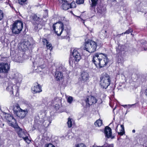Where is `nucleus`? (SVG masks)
<instances>
[{"label": "nucleus", "instance_id": "nucleus-1", "mask_svg": "<svg viewBox=\"0 0 147 147\" xmlns=\"http://www.w3.org/2000/svg\"><path fill=\"white\" fill-rule=\"evenodd\" d=\"M92 61L96 68L100 69L107 65L109 62V59L107 55L97 53L93 55Z\"/></svg>", "mask_w": 147, "mask_h": 147}, {"label": "nucleus", "instance_id": "nucleus-2", "mask_svg": "<svg viewBox=\"0 0 147 147\" xmlns=\"http://www.w3.org/2000/svg\"><path fill=\"white\" fill-rule=\"evenodd\" d=\"M60 25L59 26V30L60 31L59 33H58V31L55 30L56 26L55 25L57 24V23L54 24L52 26L53 30L54 31L55 33L58 36H60L61 34H62L63 37L65 38L66 37H69V33L70 31V29H68L67 28L64 27V24L63 23L59 22Z\"/></svg>", "mask_w": 147, "mask_h": 147}, {"label": "nucleus", "instance_id": "nucleus-3", "mask_svg": "<svg viewBox=\"0 0 147 147\" xmlns=\"http://www.w3.org/2000/svg\"><path fill=\"white\" fill-rule=\"evenodd\" d=\"M111 82V78L109 75L106 73L100 78V85L101 88L106 89Z\"/></svg>", "mask_w": 147, "mask_h": 147}, {"label": "nucleus", "instance_id": "nucleus-4", "mask_svg": "<svg viewBox=\"0 0 147 147\" xmlns=\"http://www.w3.org/2000/svg\"><path fill=\"white\" fill-rule=\"evenodd\" d=\"M97 46L96 42L89 39L87 41L85 40L84 49L89 52L92 53L94 52L96 50Z\"/></svg>", "mask_w": 147, "mask_h": 147}, {"label": "nucleus", "instance_id": "nucleus-5", "mask_svg": "<svg viewBox=\"0 0 147 147\" xmlns=\"http://www.w3.org/2000/svg\"><path fill=\"white\" fill-rule=\"evenodd\" d=\"M23 27V23L22 21H16L12 25V32L14 34H18L22 30Z\"/></svg>", "mask_w": 147, "mask_h": 147}, {"label": "nucleus", "instance_id": "nucleus-6", "mask_svg": "<svg viewBox=\"0 0 147 147\" xmlns=\"http://www.w3.org/2000/svg\"><path fill=\"white\" fill-rule=\"evenodd\" d=\"M72 57L69 59V61L70 65L74 63L75 64L77 63L81 59L80 54L78 49H74L72 52Z\"/></svg>", "mask_w": 147, "mask_h": 147}, {"label": "nucleus", "instance_id": "nucleus-7", "mask_svg": "<svg viewBox=\"0 0 147 147\" xmlns=\"http://www.w3.org/2000/svg\"><path fill=\"white\" fill-rule=\"evenodd\" d=\"M5 117L9 125L14 128L18 127V125L16 123V120L12 116L10 115L6 114Z\"/></svg>", "mask_w": 147, "mask_h": 147}, {"label": "nucleus", "instance_id": "nucleus-8", "mask_svg": "<svg viewBox=\"0 0 147 147\" xmlns=\"http://www.w3.org/2000/svg\"><path fill=\"white\" fill-rule=\"evenodd\" d=\"M10 68V64L6 63H0V73H7Z\"/></svg>", "mask_w": 147, "mask_h": 147}, {"label": "nucleus", "instance_id": "nucleus-9", "mask_svg": "<svg viewBox=\"0 0 147 147\" xmlns=\"http://www.w3.org/2000/svg\"><path fill=\"white\" fill-rule=\"evenodd\" d=\"M64 69L62 66H60L57 69L55 75V77L57 80H62L63 78L62 72Z\"/></svg>", "mask_w": 147, "mask_h": 147}, {"label": "nucleus", "instance_id": "nucleus-10", "mask_svg": "<svg viewBox=\"0 0 147 147\" xmlns=\"http://www.w3.org/2000/svg\"><path fill=\"white\" fill-rule=\"evenodd\" d=\"M86 104L88 106L92 105L93 104L95 103L96 102L97 100L95 97L92 96H88L87 97L86 99L85 100Z\"/></svg>", "mask_w": 147, "mask_h": 147}, {"label": "nucleus", "instance_id": "nucleus-11", "mask_svg": "<svg viewBox=\"0 0 147 147\" xmlns=\"http://www.w3.org/2000/svg\"><path fill=\"white\" fill-rule=\"evenodd\" d=\"M59 3L61 4V8L63 10H67L69 8H71V4L68 3L66 1L59 0Z\"/></svg>", "mask_w": 147, "mask_h": 147}, {"label": "nucleus", "instance_id": "nucleus-12", "mask_svg": "<svg viewBox=\"0 0 147 147\" xmlns=\"http://www.w3.org/2000/svg\"><path fill=\"white\" fill-rule=\"evenodd\" d=\"M31 90L33 94L40 93L42 91L41 86L37 82L34 84V86L32 88Z\"/></svg>", "mask_w": 147, "mask_h": 147}, {"label": "nucleus", "instance_id": "nucleus-13", "mask_svg": "<svg viewBox=\"0 0 147 147\" xmlns=\"http://www.w3.org/2000/svg\"><path fill=\"white\" fill-rule=\"evenodd\" d=\"M14 128L17 130L18 136L20 137L23 138L26 135H28L26 132L23 130L21 128L19 127L18 125V127H14Z\"/></svg>", "mask_w": 147, "mask_h": 147}, {"label": "nucleus", "instance_id": "nucleus-14", "mask_svg": "<svg viewBox=\"0 0 147 147\" xmlns=\"http://www.w3.org/2000/svg\"><path fill=\"white\" fill-rule=\"evenodd\" d=\"M45 22L40 19V20L36 23V24H34V29L36 30L41 29L42 27L45 25Z\"/></svg>", "mask_w": 147, "mask_h": 147}, {"label": "nucleus", "instance_id": "nucleus-15", "mask_svg": "<svg viewBox=\"0 0 147 147\" xmlns=\"http://www.w3.org/2000/svg\"><path fill=\"white\" fill-rule=\"evenodd\" d=\"M104 133L106 137L108 138H114V136H112V132L111 129L108 126H106L105 127Z\"/></svg>", "mask_w": 147, "mask_h": 147}, {"label": "nucleus", "instance_id": "nucleus-16", "mask_svg": "<svg viewBox=\"0 0 147 147\" xmlns=\"http://www.w3.org/2000/svg\"><path fill=\"white\" fill-rule=\"evenodd\" d=\"M89 74L86 71H83L81 74V78L80 80L83 82L87 81L89 79Z\"/></svg>", "mask_w": 147, "mask_h": 147}, {"label": "nucleus", "instance_id": "nucleus-17", "mask_svg": "<svg viewBox=\"0 0 147 147\" xmlns=\"http://www.w3.org/2000/svg\"><path fill=\"white\" fill-rule=\"evenodd\" d=\"M43 119V121L42 122V126L46 127H47L51 123L52 119L51 117H45Z\"/></svg>", "mask_w": 147, "mask_h": 147}, {"label": "nucleus", "instance_id": "nucleus-18", "mask_svg": "<svg viewBox=\"0 0 147 147\" xmlns=\"http://www.w3.org/2000/svg\"><path fill=\"white\" fill-rule=\"evenodd\" d=\"M12 78L16 84L20 83L22 80L21 75L18 73L15 74Z\"/></svg>", "mask_w": 147, "mask_h": 147}, {"label": "nucleus", "instance_id": "nucleus-19", "mask_svg": "<svg viewBox=\"0 0 147 147\" xmlns=\"http://www.w3.org/2000/svg\"><path fill=\"white\" fill-rule=\"evenodd\" d=\"M28 111L27 109H21L16 116L21 119L24 118L26 116Z\"/></svg>", "mask_w": 147, "mask_h": 147}, {"label": "nucleus", "instance_id": "nucleus-20", "mask_svg": "<svg viewBox=\"0 0 147 147\" xmlns=\"http://www.w3.org/2000/svg\"><path fill=\"white\" fill-rule=\"evenodd\" d=\"M30 45V43L28 40L23 41L20 45L21 49L23 50L28 48Z\"/></svg>", "mask_w": 147, "mask_h": 147}, {"label": "nucleus", "instance_id": "nucleus-21", "mask_svg": "<svg viewBox=\"0 0 147 147\" xmlns=\"http://www.w3.org/2000/svg\"><path fill=\"white\" fill-rule=\"evenodd\" d=\"M21 109L18 104H17L14 105L13 109L14 114L16 115Z\"/></svg>", "mask_w": 147, "mask_h": 147}, {"label": "nucleus", "instance_id": "nucleus-22", "mask_svg": "<svg viewBox=\"0 0 147 147\" xmlns=\"http://www.w3.org/2000/svg\"><path fill=\"white\" fill-rule=\"evenodd\" d=\"M92 3L90 4V9L94 12L95 11V7L98 3V0H91Z\"/></svg>", "mask_w": 147, "mask_h": 147}, {"label": "nucleus", "instance_id": "nucleus-23", "mask_svg": "<svg viewBox=\"0 0 147 147\" xmlns=\"http://www.w3.org/2000/svg\"><path fill=\"white\" fill-rule=\"evenodd\" d=\"M106 9L105 7H100L97 9V12L99 15L102 16L106 13Z\"/></svg>", "mask_w": 147, "mask_h": 147}, {"label": "nucleus", "instance_id": "nucleus-24", "mask_svg": "<svg viewBox=\"0 0 147 147\" xmlns=\"http://www.w3.org/2000/svg\"><path fill=\"white\" fill-rule=\"evenodd\" d=\"M13 84L9 83L6 88V90L10 92V94H13Z\"/></svg>", "mask_w": 147, "mask_h": 147}, {"label": "nucleus", "instance_id": "nucleus-25", "mask_svg": "<svg viewBox=\"0 0 147 147\" xmlns=\"http://www.w3.org/2000/svg\"><path fill=\"white\" fill-rule=\"evenodd\" d=\"M122 46L121 45H118L117 47L116 48V51L117 52V55H119L118 56L119 57V55H120L122 52Z\"/></svg>", "mask_w": 147, "mask_h": 147}, {"label": "nucleus", "instance_id": "nucleus-26", "mask_svg": "<svg viewBox=\"0 0 147 147\" xmlns=\"http://www.w3.org/2000/svg\"><path fill=\"white\" fill-rule=\"evenodd\" d=\"M102 124V120L100 119L97 120L94 123V125L96 127H99L101 126Z\"/></svg>", "mask_w": 147, "mask_h": 147}, {"label": "nucleus", "instance_id": "nucleus-27", "mask_svg": "<svg viewBox=\"0 0 147 147\" xmlns=\"http://www.w3.org/2000/svg\"><path fill=\"white\" fill-rule=\"evenodd\" d=\"M31 18L33 20L36 21L37 22L40 20V18L37 16L36 14H34L31 16Z\"/></svg>", "mask_w": 147, "mask_h": 147}, {"label": "nucleus", "instance_id": "nucleus-28", "mask_svg": "<svg viewBox=\"0 0 147 147\" xmlns=\"http://www.w3.org/2000/svg\"><path fill=\"white\" fill-rule=\"evenodd\" d=\"M42 126L40 123H39L37 122L34 121V123L33 125V128H34V129H39Z\"/></svg>", "mask_w": 147, "mask_h": 147}, {"label": "nucleus", "instance_id": "nucleus-29", "mask_svg": "<svg viewBox=\"0 0 147 147\" xmlns=\"http://www.w3.org/2000/svg\"><path fill=\"white\" fill-rule=\"evenodd\" d=\"M121 129L120 131L119 132H118L117 133L119 135L123 136L125 133L124 126L123 125H121Z\"/></svg>", "mask_w": 147, "mask_h": 147}, {"label": "nucleus", "instance_id": "nucleus-30", "mask_svg": "<svg viewBox=\"0 0 147 147\" xmlns=\"http://www.w3.org/2000/svg\"><path fill=\"white\" fill-rule=\"evenodd\" d=\"M27 0H18V3L21 5H23L26 3Z\"/></svg>", "mask_w": 147, "mask_h": 147}, {"label": "nucleus", "instance_id": "nucleus-31", "mask_svg": "<svg viewBox=\"0 0 147 147\" xmlns=\"http://www.w3.org/2000/svg\"><path fill=\"white\" fill-rule=\"evenodd\" d=\"M117 62L118 64L120 63L122 65L124 62V60L123 58L121 57H119L117 59Z\"/></svg>", "mask_w": 147, "mask_h": 147}, {"label": "nucleus", "instance_id": "nucleus-32", "mask_svg": "<svg viewBox=\"0 0 147 147\" xmlns=\"http://www.w3.org/2000/svg\"><path fill=\"white\" fill-rule=\"evenodd\" d=\"M66 98L67 99L68 102L70 104L72 102L73 99V97L71 96L66 97Z\"/></svg>", "mask_w": 147, "mask_h": 147}, {"label": "nucleus", "instance_id": "nucleus-33", "mask_svg": "<svg viewBox=\"0 0 147 147\" xmlns=\"http://www.w3.org/2000/svg\"><path fill=\"white\" fill-rule=\"evenodd\" d=\"M61 107V105L58 104H56L54 106V108L56 111H57L59 110Z\"/></svg>", "mask_w": 147, "mask_h": 147}, {"label": "nucleus", "instance_id": "nucleus-34", "mask_svg": "<svg viewBox=\"0 0 147 147\" xmlns=\"http://www.w3.org/2000/svg\"><path fill=\"white\" fill-rule=\"evenodd\" d=\"M133 32V30L130 28H129V29L127 30L124 33H122L121 34H119V35H121L123 34H129L130 33H131V35L132 34V32Z\"/></svg>", "mask_w": 147, "mask_h": 147}, {"label": "nucleus", "instance_id": "nucleus-35", "mask_svg": "<svg viewBox=\"0 0 147 147\" xmlns=\"http://www.w3.org/2000/svg\"><path fill=\"white\" fill-rule=\"evenodd\" d=\"M71 119L69 118L68 119V121L67 122V124L68 125V127H71L72 126V121Z\"/></svg>", "mask_w": 147, "mask_h": 147}, {"label": "nucleus", "instance_id": "nucleus-36", "mask_svg": "<svg viewBox=\"0 0 147 147\" xmlns=\"http://www.w3.org/2000/svg\"><path fill=\"white\" fill-rule=\"evenodd\" d=\"M136 104H134L132 105H122L124 108H130L131 107H135L136 106Z\"/></svg>", "mask_w": 147, "mask_h": 147}, {"label": "nucleus", "instance_id": "nucleus-37", "mask_svg": "<svg viewBox=\"0 0 147 147\" xmlns=\"http://www.w3.org/2000/svg\"><path fill=\"white\" fill-rule=\"evenodd\" d=\"M97 147H113L112 144H109L107 143H105L104 145L102 146H98Z\"/></svg>", "mask_w": 147, "mask_h": 147}, {"label": "nucleus", "instance_id": "nucleus-38", "mask_svg": "<svg viewBox=\"0 0 147 147\" xmlns=\"http://www.w3.org/2000/svg\"><path fill=\"white\" fill-rule=\"evenodd\" d=\"M34 121L38 122L39 123H40V125L42 126V122L43 121V119H41L39 120H38L37 119L34 120Z\"/></svg>", "mask_w": 147, "mask_h": 147}, {"label": "nucleus", "instance_id": "nucleus-39", "mask_svg": "<svg viewBox=\"0 0 147 147\" xmlns=\"http://www.w3.org/2000/svg\"><path fill=\"white\" fill-rule=\"evenodd\" d=\"M4 17V13L2 10L0 9V21L3 19Z\"/></svg>", "mask_w": 147, "mask_h": 147}, {"label": "nucleus", "instance_id": "nucleus-40", "mask_svg": "<svg viewBox=\"0 0 147 147\" xmlns=\"http://www.w3.org/2000/svg\"><path fill=\"white\" fill-rule=\"evenodd\" d=\"M46 45L47 48L48 49H49L50 50H51L52 49V45L49 42V44H46Z\"/></svg>", "mask_w": 147, "mask_h": 147}, {"label": "nucleus", "instance_id": "nucleus-41", "mask_svg": "<svg viewBox=\"0 0 147 147\" xmlns=\"http://www.w3.org/2000/svg\"><path fill=\"white\" fill-rule=\"evenodd\" d=\"M16 61H17L19 62H21L22 61L21 59H22V57L20 56H16Z\"/></svg>", "mask_w": 147, "mask_h": 147}, {"label": "nucleus", "instance_id": "nucleus-42", "mask_svg": "<svg viewBox=\"0 0 147 147\" xmlns=\"http://www.w3.org/2000/svg\"><path fill=\"white\" fill-rule=\"evenodd\" d=\"M84 0H76V3L77 4H80L84 3Z\"/></svg>", "mask_w": 147, "mask_h": 147}, {"label": "nucleus", "instance_id": "nucleus-43", "mask_svg": "<svg viewBox=\"0 0 147 147\" xmlns=\"http://www.w3.org/2000/svg\"><path fill=\"white\" fill-rule=\"evenodd\" d=\"M45 147H55L51 143L47 144L45 145Z\"/></svg>", "mask_w": 147, "mask_h": 147}, {"label": "nucleus", "instance_id": "nucleus-44", "mask_svg": "<svg viewBox=\"0 0 147 147\" xmlns=\"http://www.w3.org/2000/svg\"><path fill=\"white\" fill-rule=\"evenodd\" d=\"M28 135H26V136H25L23 138L24 140L27 143H29L30 142V140H29V139L28 138Z\"/></svg>", "mask_w": 147, "mask_h": 147}, {"label": "nucleus", "instance_id": "nucleus-45", "mask_svg": "<svg viewBox=\"0 0 147 147\" xmlns=\"http://www.w3.org/2000/svg\"><path fill=\"white\" fill-rule=\"evenodd\" d=\"M44 45L48 44L49 42L48 40L45 38L43 39L42 41Z\"/></svg>", "mask_w": 147, "mask_h": 147}, {"label": "nucleus", "instance_id": "nucleus-46", "mask_svg": "<svg viewBox=\"0 0 147 147\" xmlns=\"http://www.w3.org/2000/svg\"><path fill=\"white\" fill-rule=\"evenodd\" d=\"M48 11L47 9H46L44 11V15L43 16L44 17H46L48 15Z\"/></svg>", "mask_w": 147, "mask_h": 147}, {"label": "nucleus", "instance_id": "nucleus-47", "mask_svg": "<svg viewBox=\"0 0 147 147\" xmlns=\"http://www.w3.org/2000/svg\"><path fill=\"white\" fill-rule=\"evenodd\" d=\"M1 42H2V43H5V39L4 38V37L3 36V37L2 38V37L1 38Z\"/></svg>", "mask_w": 147, "mask_h": 147}, {"label": "nucleus", "instance_id": "nucleus-48", "mask_svg": "<svg viewBox=\"0 0 147 147\" xmlns=\"http://www.w3.org/2000/svg\"><path fill=\"white\" fill-rule=\"evenodd\" d=\"M37 69H39L40 71H41L42 70V69L40 66H38L37 67Z\"/></svg>", "mask_w": 147, "mask_h": 147}, {"label": "nucleus", "instance_id": "nucleus-49", "mask_svg": "<svg viewBox=\"0 0 147 147\" xmlns=\"http://www.w3.org/2000/svg\"><path fill=\"white\" fill-rule=\"evenodd\" d=\"M115 89L114 86L113 87L111 88L110 89V90L112 91V92L113 93H114V90Z\"/></svg>", "mask_w": 147, "mask_h": 147}, {"label": "nucleus", "instance_id": "nucleus-50", "mask_svg": "<svg viewBox=\"0 0 147 147\" xmlns=\"http://www.w3.org/2000/svg\"><path fill=\"white\" fill-rule=\"evenodd\" d=\"M145 93L146 95L147 96V88L146 89Z\"/></svg>", "mask_w": 147, "mask_h": 147}, {"label": "nucleus", "instance_id": "nucleus-51", "mask_svg": "<svg viewBox=\"0 0 147 147\" xmlns=\"http://www.w3.org/2000/svg\"><path fill=\"white\" fill-rule=\"evenodd\" d=\"M80 146L79 144H76L75 145V147H79Z\"/></svg>", "mask_w": 147, "mask_h": 147}, {"label": "nucleus", "instance_id": "nucleus-52", "mask_svg": "<svg viewBox=\"0 0 147 147\" xmlns=\"http://www.w3.org/2000/svg\"><path fill=\"white\" fill-rule=\"evenodd\" d=\"M116 106H115V107L113 109V113H114V111L116 108Z\"/></svg>", "mask_w": 147, "mask_h": 147}, {"label": "nucleus", "instance_id": "nucleus-53", "mask_svg": "<svg viewBox=\"0 0 147 147\" xmlns=\"http://www.w3.org/2000/svg\"><path fill=\"white\" fill-rule=\"evenodd\" d=\"M132 132L133 133H134L135 132V129L133 130Z\"/></svg>", "mask_w": 147, "mask_h": 147}, {"label": "nucleus", "instance_id": "nucleus-54", "mask_svg": "<svg viewBox=\"0 0 147 147\" xmlns=\"http://www.w3.org/2000/svg\"><path fill=\"white\" fill-rule=\"evenodd\" d=\"M10 7H11V8H12L13 9H14V7H13L12 6H11V5H10Z\"/></svg>", "mask_w": 147, "mask_h": 147}, {"label": "nucleus", "instance_id": "nucleus-55", "mask_svg": "<svg viewBox=\"0 0 147 147\" xmlns=\"http://www.w3.org/2000/svg\"><path fill=\"white\" fill-rule=\"evenodd\" d=\"M117 127H118V125L117 126V127L115 129V130H116V131H117Z\"/></svg>", "mask_w": 147, "mask_h": 147}, {"label": "nucleus", "instance_id": "nucleus-56", "mask_svg": "<svg viewBox=\"0 0 147 147\" xmlns=\"http://www.w3.org/2000/svg\"><path fill=\"white\" fill-rule=\"evenodd\" d=\"M57 31H58V33L59 32V33H60V31H59V28L57 29Z\"/></svg>", "mask_w": 147, "mask_h": 147}, {"label": "nucleus", "instance_id": "nucleus-57", "mask_svg": "<svg viewBox=\"0 0 147 147\" xmlns=\"http://www.w3.org/2000/svg\"><path fill=\"white\" fill-rule=\"evenodd\" d=\"M144 50L145 51H147V48H144Z\"/></svg>", "mask_w": 147, "mask_h": 147}, {"label": "nucleus", "instance_id": "nucleus-58", "mask_svg": "<svg viewBox=\"0 0 147 147\" xmlns=\"http://www.w3.org/2000/svg\"><path fill=\"white\" fill-rule=\"evenodd\" d=\"M4 59H5V60H6V59H7V57H5V58H4Z\"/></svg>", "mask_w": 147, "mask_h": 147}, {"label": "nucleus", "instance_id": "nucleus-59", "mask_svg": "<svg viewBox=\"0 0 147 147\" xmlns=\"http://www.w3.org/2000/svg\"><path fill=\"white\" fill-rule=\"evenodd\" d=\"M81 144L84 145V147H86V146L84 145L83 144Z\"/></svg>", "mask_w": 147, "mask_h": 147}, {"label": "nucleus", "instance_id": "nucleus-60", "mask_svg": "<svg viewBox=\"0 0 147 147\" xmlns=\"http://www.w3.org/2000/svg\"><path fill=\"white\" fill-rule=\"evenodd\" d=\"M0 78H2V77L1 76V75L0 74Z\"/></svg>", "mask_w": 147, "mask_h": 147}, {"label": "nucleus", "instance_id": "nucleus-61", "mask_svg": "<svg viewBox=\"0 0 147 147\" xmlns=\"http://www.w3.org/2000/svg\"><path fill=\"white\" fill-rule=\"evenodd\" d=\"M4 124H3V126H4Z\"/></svg>", "mask_w": 147, "mask_h": 147}, {"label": "nucleus", "instance_id": "nucleus-62", "mask_svg": "<svg viewBox=\"0 0 147 147\" xmlns=\"http://www.w3.org/2000/svg\"><path fill=\"white\" fill-rule=\"evenodd\" d=\"M105 32H107V31H106V30H105Z\"/></svg>", "mask_w": 147, "mask_h": 147}, {"label": "nucleus", "instance_id": "nucleus-63", "mask_svg": "<svg viewBox=\"0 0 147 147\" xmlns=\"http://www.w3.org/2000/svg\"><path fill=\"white\" fill-rule=\"evenodd\" d=\"M17 89H18V87H17Z\"/></svg>", "mask_w": 147, "mask_h": 147}]
</instances>
